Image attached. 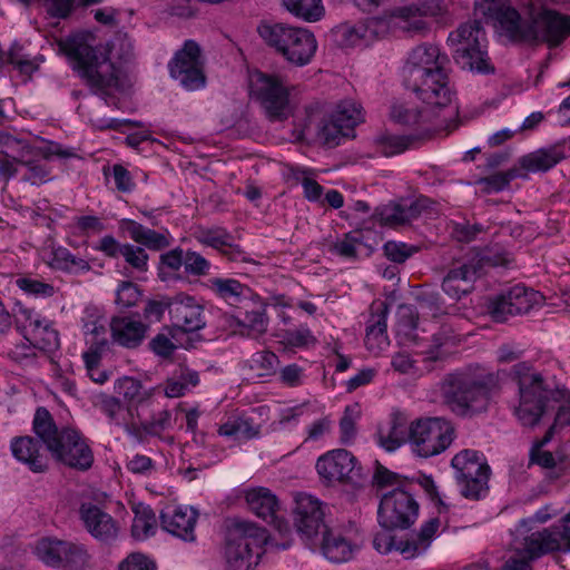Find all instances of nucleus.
I'll return each instance as SVG.
<instances>
[{
  "mask_svg": "<svg viewBox=\"0 0 570 570\" xmlns=\"http://www.w3.org/2000/svg\"><path fill=\"white\" fill-rule=\"evenodd\" d=\"M505 371H474L449 374L442 382L444 403L461 417L487 413L502 390Z\"/></svg>",
  "mask_w": 570,
  "mask_h": 570,
  "instance_id": "1",
  "label": "nucleus"
},
{
  "mask_svg": "<svg viewBox=\"0 0 570 570\" xmlns=\"http://www.w3.org/2000/svg\"><path fill=\"white\" fill-rule=\"evenodd\" d=\"M445 56L433 45H422L414 48L404 66L405 86L414 91L423 104L449 107L454 98L444 71Z\"/></svg>",
  "mask_w": 570,
  "mask_h": 570,
  "instance_id": "2",
  "label": "nucleus"
},
{
  "mask_svg": "<svg viewBox=\"0 0 570 570\" xmlns=\"http://www.w3.org/2000/svg\"><path fill=\"white\" fill-rule=\"evenodd\" d=\"M62 49L91 91L101 97L108 106L116 105L114 97L122 90V85L120 70L115 63L79 37L67 39L62 43Z\"/></svg>",
  "mask_w": 570,
  "mask_h": 570,
  "instance_id": "3",
  "label": "nucleus"
},
{
  "mask_svg": "<svg viewBox=\"0 0 570 570\" xmlns=\"http://www.w3.org/2000/svg\"><path fill=\"white\" fill-rule=\"evenodd\" d=\"M32 430L57 461L79 471L91 468L94 454L86 440L73 429L59 430L46 407L36 410Z\"/></svg>",
  "mask_w": 570,
  "mask_h": 570,
  "instance_id": "4",
  "label": "nucleus"
},
{
  "mask_svg": "<svg viewBox=\"0 0 570 570\" xmlns=\"http://www.w3.org/2000/svg\"><path fill=\"white\" fill-rule=\"evenodd\" d=\"M499 22L513 41H541L557 46L570 33V20L552 10L541 11L531 23H527L517 10L507 8L501 11Z\"/></svg>",
  "mask_w": 570,
  "mask_h": 570,
  "instance_id": "5",
  "label": "nucleus"
},
{
  "mask_svg": "<svg viewBox=\"0 0 570 570\" xmlns=\"http://www.w3.org/2000/svg\"><path fill=\"white\" fill-rule=\"evenodd\" d=\"M515 556L501 570H531L530 561L553 552H570V512L558 524L532 531L514 541Z\"/></svg>",
  "mask_w": 570,
  "mask_h": 570,
  "instance_id": "6",
  "label": "nucleus"
},
{
  "mask_svg": "<svg viewBox=\"0 0 570 570\" xmlns=\"http://www.w3.org/2000/svg\"><path fill=\"white\" fill-rule=\"evenodd\" d=\"M510 375L518 384L519 402L514 414L523 426L532 428L546 413L552 391L547 389L542 375L528 362L513 365Z\"/></svg>",
  "mask_w": 570,
  "mask_h": 570,
  "instance_id": "7",
  "label": "nucleus"
},
{
  "mask_svg": "<svg viewBox=\"0 0 570 570\" xmlns=\"http://www.w3.org/2000/svg\"><path fill=\"white\" fill-rule=\"evenodd\" d=\"M264 528L246 520H236L228 530L226 544L227 570H252L258 564L267 543Z\"/></svg>",
  "mask_w": 570,
  "mask_h": 570,
  "instance_id": "8",
  "label": "nucleus"
},
{
  "mask_svg": "<svg viewBox=\"0 0 570 570\" xmlns=\"http://www.w3.org/2000/svg\"><path fill=\"white\" fill-rule=\"evenodd\" d=\"M258 33L269 47L297 67L308 65L317 50L315 36L305 28L264 23L258 27Z\"/></svg>",
  "mask_w": 570,
  "mask_h": 570,
  "instance_id": "9",
  "label": "nucleus"
},
{
  "mask_svg": "<svg viewBox=\"0 0 570 570\" xmlns=\"http://www.w3.org/2000/svg\"><path fill=\"white\" fill-rule=\"evenodd\" d=\"M448 42L453 48L455 62L462 69L483 75L494 71L484 50L485 32L480 21L461 24L449 35Z\"/></svg>",
  "mask_w": 570,
  "mask_h": 570,
  "instance_id": "10",
  "label": "nucleus"
},
{
  "mask_svg": "<svg viewBox=\"0 0 570 570\" xmlns=\"http://www.w3.org/2000/svg\"><path fill=\"white\" fill-rule=\"evenodd\" d=\"M249 95L271 121H284L293 114L292 86L282 77L254 70L249 73Z\"/></svg>",
  "mask_w": 570,
  "mask_h": 570,
  "instance_id": "11",
  "label": "nucleus"
},
{
  "mask_svg": "<svg viewBox=\"0 0 570 570\" xmlns=\"http://www.w3.org/2000/svg\"><path fill=\"white\" fill-rule=\"evenodd\" d=\"M451 466L455 471V479L463 497L479 500L487 494L491 469L483 453L470 449L462 450L453 456Z\"/></svg>",
  "mask_w": 570,
  "mask_h": 570,
  "instance_id": "12",
  "label": "nucleus"
},
{
  "mask_svg": "<svg viewBox=\"0 0 570 570\" xmlns=\"http://www.w3.org/2000/svg\"><path fill=\"white\" fill-rule=\"evenodd\" d=\"M454 440L452 423L442 417L419 419L410 424L409 442L421 458L445 451Z\"/></svg>",
  "mask_w": 570,
  "mask_h": 570,
  "instance_id": "13",
  "label": "nucleus"
},
{
  "mask_svg": "<svg viewBox=\"0 0 570 570\" xmlns=\"http://www.w3.org/2000/svg\"><path fill=\"white\" fill-rule=\"evenodd\" d=\"M419 503L411 487L394 488L384 493L380 500L377 519L382 528H410L419 515Z\"/></svg>",
  "mask_w": 570,
  "mask_h": 570,
  "instance_id": "14",
  "label": "nucleus"
},
{
  "mask_svg": "<svg viewBox=\"0 0 570 570\" xmlns=\"http://www.w3.org/2000/svg\"><path fill=\"white\" fill-rule=\"evenodd\" d=\"M14 323L17 331L35 348L48 353L59 348L60 337L58 331L53 327V323L42 317L35 309L22 305L18 306L14 312Z\"/></svg>",
  "mask_w": 570,
  "mask_h": 570,
  "instance_id": "15",
  "label": "nucleus"
},
{
  "mask_svg": "<svg viewBox=\"0 0 570 570\" xmlns=\"http://www.w3.org/2000/svg\"><path fill=\"white\" fill-rule=\"evenodd\" d=\"M328 507L318 498L308 493H297L293 508V522L298 534L313 542L328 527L326 513Z\"/></svg>",
  "mask_w": 570,
  "mask_h": 570,
  "instance_id": "16",
  "label": "nucleus"
},
{
  "mask_svg": "<svg viewBox=\"0 0 570 570\" xmlns=\"http://www.w3.org/2000/svg\"><path fill=\"white\" fill-rule=\"evenodd\" d=\"M170 76L187 90H197L205 86L206 77L198 43L187 40L169 65Z\"/></svg>",
  "mask_w": 570,
  "mask_h": 570,
  "instance_id": "17",
  "label": "nucleus"
},
{
  "mask_svg": "<svg viewBox=\"0 0 570 570\" xmlns=\"http://www.w3.org/2000/svg\"><path fill=\"white\" fill-rule=\"evenodd\" d=\"M316 470L321 479L328 483H348L358 485L362 482V468L356 458L344 449L332 450L318 458Z\"/></svg>",
  "mask_w": 570,
  "mask_h": 570,
  "instance_id": "18",
  "label": "nucleus"
},
{
  "mask_svg": "<svg viewBox=\"0 0 570 570\" xmlns=\"http://www.w3.org/2000/svg\"><path fill=\"white\" fill-rule=\"evenodd\" d=\"M542 299L543 296L539 292L515 285L491 298L488 309L495 321L504 322L509 316L530 312L535 305L541 304Z\"/></svg>",
  "mask_w": 570,
  "mask_h": 570,
  "instance_id": "19",
  "label": "nucleus"
},
{
  "mask_svg": "<svg viewBox=\"0 0 570 570\" xmlns=\"http://www.w3.org/2000/svg\"><path fill=\"white\" fill-rule=\"evenodd\" d=\"M483 261L473 257L454 264L442 282V289L453 299H461L462 296L472 292L474 282L481 276Z\"/></svg>",
  "mask_w": 570,
  "mask_h": 570,
  "instance_id": "20",
  "label": "nucleus"
},
{
  "mask_svg": "<svg viewBox=\"0 0 570 570\" xmlns=\"http://www.w3.org/2000/svg\"><path fill=\"white\" fill-rule=\"evenodd\" d=\"M79 518L87 532L102 543L116 541L119 534V523L108 512L98 505L87 502L79 508Z\"/></svg>",
  "mask_w": 570,
  "mask_h": 570,
  "instance_id": "21",
  "label": "nucleus"
},
{
  "mask_svg": "<svg viewBox=\"0 0 570 570\" xmlns=\"http://www.w3.org/2000/svg\"><path fill=\"white\" fill-rule=\"evenodd\" d=\"M171 323L183 332H196L206 325L204 307L195 297L177 294L168 303Z\"/></svg>",
  "mask_w": 570,
  "mask_h": 570,
  "instance_id": "22",
  "label": "nucleus"
},
{
  "mask_svg": "<svg viewBox=\"0 0 570 570\" xmlns=\"http://www.w3.org/2000/svg\"><path fill=\"white\" fill-rule=\"evenodd\" d=\"M198 511L193 507L167 508L160 514L164 531L185 542H195Z\"/></svg>",
  "mask_w": 570,
  "mask_h": 570,
  "instance_id": "23",
  "label": "nucleus"
},
{
  "mask_svg": "<svg viewBox=\"0 0 570 570\" xmlns=\"http://www.w3.org/2000/svg\"><path fill=\"white\" fill-rule=\"evenodd\" d=\"M245 500L253 513L273 524L279 533L289 530L287 523L277 515L279 502L269 489L263 487L249 489L245 492Z\"/></svg>",
  "mask_w": 570,
  "mask_h": 570,
  "instance_id": "24",
  "label": "nucleus"
},
{
  "mask_svg": "<svg viewBox=\"0 0 570 570\" xmlns=\"http://www.w3.org/2000/svg\"><path fill=\"white\" fill-rule=\"evenodd\" d=\"M428 198L403 199L376 208V217L381 225L397 227L417 218L428 208Z\"/></svg>",
  "mask_w": 570,
  "mask_h": 570,
  "instance_id": "25",
  "label": "nucleus"
},
{
  "mask_svg": "<svg viewBox=\"0 0 570 570\" xmlns=\"http://www.w3.org/2000/svg\"><path fill=\"white\" fill-rule=\"evenodd\" d=\"M357 529L353 528L348 533L343 534L340 529L327 528L322 533V552L332 562H346L352 559L355 551L358 550L356 539Z\"/></svg>",
  "mask_w": 570,
  "mask_h": 570,
  "instance_id": "26",
  "label": "nucleus"
},
{
  "mask_svg": "<svg viewBox=\"0 0 570 570\" xmlns=\"http://www.w3.org/2000/svg\"><path fill=\"white\" fill-rule=\"evenodd\" d=\"M37 436H16L10 442V450L17 461L27 465L35 473H42L48 469L47 449Z\"/></svg>",
  "mask_w": 570,
  "mask_h": 570,
  "instance_id": "27",
  "label": "nucleus"
},
{
  "mask_svg": "<svg viewBox=\"0 0 570 570\" xmlns=\"http://www.w3.org/2000/svg\"><path fill=\"white\" fill-rule=\"evenodd\" d=\"M567 155L566 145L559 142L522 156L519 164L528 173H546L566 159Z\"/></svg>",
  "mask_w": 570,
  "mask_h": 570,
  "instance_id": "28",
  "label": "nucleus"
},
{
  "mask_svg": "<svg viewBox=\"0 0 570 570\" xmlns=\"http://www.w3.org/2000/svg\"><path fill=\"white\" fill-rule=\"evenodd\" d=\"M148 326L129 316H116L110 322L111 337L126 348L138 347L146 337Z\"/></svg>",
  "mask_w": 570,
  "mask_h": 570,
  "instance_id": "29",
  "label": "nucleus"
},
{
  "mask_svg": "<svg viewBox=\"0 0 570 570\" xmlns=\"http://www.w3.org/2000/svg\"><path fill=\"white\" fill-rule=\"evenodd\" d=\"M443 107L428 105L423 108H417L404 102H395L391 107V119L400 125L407 127H420L428 130V125L432 121L433 117L438 115L436 109L441 110Z\"/></svg>",
  "mask_w": 570,
  "mask_h": 570,
  "instance_id": "30",
  "label": "nucleus"
},
{
  "mask_svg": "<svg viewBox=\"0 0 570 570\" xmlns=\"http://www.w3.org/2000/svg\"><path fill=\"white\" fill-rule=\"evenodd\" d=\"M120 228L126 232L135 243L148 249L160 250L170 245V237L167 230L159 233L132 219H121Z\"/></svg>",
  "mask_w": 570,
  "mask_h": 570,
  "instance_id": "31",
  "label": "nucleus"
},
{
  "mask_svg": "<svg viewBox=\"0 0 570 570\" xmlns=\"http://www.w3.org/2000/svg\"><path fill=\"white\" fill-rule=\"evenodd\" d=\"M86 343L98 348H107V321L99 308L87 307L81 317Z\"/></svg>",
  "mask_w": 570,
  "mask_h": 570,
  "instance_id": "32",
  "label": "nucleus"
},
{
  "mask_svg": "<svg viewBox=\"0 0 570 570\" xmlns=\"http://www.w3.org/2000/svg\"><path fill=\"white\" fill-rule=\"evenodd\" d=\"M194 235L198 243L219 250L230 259H236V254H240L238 246L234 245V237L223 227H198Z\"/></svg>",
  "mask_w": 570,
  "mask_h": 570,
  "instance_id": "33",
  "label": "nucleus"
},
{
  "mask_svg": "<svg viewBox=\"0 0 570 570\" xmlns=\"http://www.w3.org/2000/svg\"><path fill=\"white\" fill-rule=\"evenodd\" d=\"M206 287L229 305H238L250 295L249 287L235 278L213 277L207 279Z\"/></svg>",
  "mask_w": 570,
  "mask_h": 570,
  "instance_id": "34",
  "label": "nucleus"
},
{
  "mask_svg": "<svg viewBox=\"0 0 570 570\" xmlns=\"http://www.w3.org/2000/svg\"><path fill=\"white\" fill-rule=\"evenodd\" d=\"M158 387L145 389L142 383L131 376H124L115 382V392L131 405H142Z\"/></svg>",
  "mask_w": 570,
  "mask_h": 570,
  "instance_id": "35",
  "label": "nucleus"
},
{
  "mask_svg": "<svg viewBox=\"0 0 570 570\" xmlns=\"http://www.w3.org/2000/svg\"><path fill=\"white\" fill-rule=\"evenodd\" d=\"M199 383V375L188 367H179L168 377L164 384V393L167 397L184 396Z\"/></svg>",
  "mask_w": 570,
  "mask_h": 570,
  "instance_id": "36",
  "label": "nucleus"
},
{
  "mask_svg": "<svg viewBox=\"0 0 570 570\" xmlns=\"http://www.w3.org/2000/svg\"><path fill=\"white\" fill-rule=\"evenodd\" d=\"M386 315L387 306L380 303L367 322L365 343L370 350L380 348L387 341Z\"/></svg>",
  "mask_w": 570,
  "mask_h": 570,
  "instance_id": "37",
  "label": "nucleus"
},
{
  "mask_svg": "<svg viewBox=\"0 0 570 570\" xmlns=\"http://www.w3.org/2000/svg\"><path fill=\"white\" fill-rule=\"evenodd\" d=\"M65 546V540L42 538L36 543L33 553L43 564L59 569L66 549Z\"/></svg>",
  "mask_w": 570,
  "mask_h": 570,
  "instance_id": "38",
  "label": "nucleus"
},
{
  "mask_svg": "<svg viewBox=\"0 0 570 570\" xmlns=\"http://www.w3.org/2000/svg\"><path fill=\"white\" fill-rule=\"evenodd\" d=\"M460 341V335L455 334L453 327L449 324H443L432 334L428 358L434 361L441 358L450 348L456 346Z\"/></svg>",
  "mask_w": 570,
  "mask_h": 570,
  "instance_id": "39",
  "label": "nucleus"
},
{
  "mask_svg": "<svg viewBox=\"0 0 570 570\" xmlns=\"http://www.w3.org/2000/svg\"><path fill=\"white\" fill-rule=\"evenodd\" d=\"M135 518L131 524L132 537L137 540H146L155 534L157 520L154 511L144 504H138L134 509Z\"/></svg>",
  "mask_w": 570,
  "mask_h": 570,
  "instance_id": "40",
  "label": "nucleus"
},
{
  "mask_svg": "<svg viewBox=\"0 0 570 570\" xmlns=\"http://www.w3.org/2000/svg\"><path fill=\"white\" fill-rule=\"evenodd\" d=\"M65 548L61 567L59 569L87 570L90 567L91 557L85 544L66 541Z\"/></svg>",
  "mask_w": 570,
  "mask_h": 570,
  "instance_id": "41",
  "label": "nucleus"
},
{
  "mask_svg": "<svg viewBox=\"0 0 570 570\" xmlns=\"http://www.w3.org/2000/svg\"><path fill=\"white\" fill-rule=\"evenodd\" d=\"M282 2L288 12L308 22L321 20L325 13L322 0H282Z\"/></svg>",
  "mask_w": 570,
  "mask_h": 570,
  "instance_id": "42",
  "label": "nucleus"
},
{
  "mask_svg": "<svg viewBox=\"0 0 570 570\" xmlns=\"http://www.w3.org/2000/svg\"><path fill=\"white\" fill-rule=\"evenodd\" d=\"M218 434L226 438L249 440L258 434V428L254 426L249 417L232 416L219 426Z\"/></svg>",
  "mask_w": 570,
  "mask_h": 570,
  "instance_id": "43",
  "label": "nucleus"
},
{
  "mask_svg": "<svg viewBox=\"0 0 570 570\" xmlns=\"http://www.w3.org/2000/svg\"><path fill=\"white\" fill-rule=\"evenodd\" d=\"M42 58H30L22 53V47L17 43L7 52L6 60L3 55L0 53V66L10 63L17 68L21 75L27 76V78H30V76L38 70Z\"/></svg>",
  "mask_w": 570,
  "mask_h": 570,
  "instance_id": "44",
  "label": "nucleus"
},
{
  "mask_svg": "<svg viewBox=\"0 0 570 570\" xmlns=\"http://www.w3.org/2000/svg\"><path fill=\"white\" fill-rule=\"evenodd\" d=\"M347 136L348 131L332 115L328 118H323L316 128L317 139L328 147L340 145L341 139Z\"/></svg>",
  "mask_w": 570,
  "mask_h": 570,
  "instance_id": "45",
  "label": "nucleus"
},
{
  "mask_svg": "<svg viewBox=\"0 0 570 570\" xmlns=\"http://www.w3.org/2000/svg\"><path fill=\"white\" fill-rule=\"evenodd\" d=\"M368 29L363 23L338 26L334 33L341 47L352 48L362 46L367 38Z\"/></svg>",
  "mask_w": 570,
  "mask_h": 570,
  "instance_id": "46",
  "label": "nucleus"
},
{
  "mask_svg": "<svg viewBox=\"0 0 570 570\" xmlns=\"http://www.w3.org/2000/svg\"><path fill=\"white\" fill-rule=\"evenodd\" d=\"M332 116L350 132L355 126L363 121L362 107L354 100H343Z\"/></svg>",
  "mask_w": 570,
  "mask_h": 570,
  "instance_id": "47",
  "label": "nucleus"
},
{
  "mask_svg": "<svg viewBox=\"0 0 570 570\" xmlns=\"http://www.w3.org/2000/svg\"><path fill=\"white\" fill-rule=\"evenodd\" d=\"M442 11L440 0H421L411 6L401 7L394 10L393 16L397 18H411L413 16L435 17Z\"/></svg>",
  "mask_w": 570,
  "mask_h": 570,
  "instance_id": "48",
  "label": "nucleus"
},
{
  "mask_svg": "<svg viewBox=\"0 0 570 570\" xmlns=\"http://www.w3.org/2000/svg\"><path fill=\"white\" fill-rule=\"evenodd\" d=\"M238 324L248 330L247 335L257 336L267 331L268 318L265 307L258 305L252 311H246L243 318L238 320Z\"/></svg>",
  "mask_w": 570,
  "mask_h": 570,
  "instance_id": "49",
  "label": "nucleus"
},
{
  "mask_svg": "<svg viewBox=\"0 0 570 570\" xmlns=\"http://www.w3.org/2000/svg\"><path fill=\"white\" fill-rule=\"evenodd\" d=\"M102 0H41L47 13L52 18L66 19L71 14L77 3L89 6Z\"/></svg>",
  "mask_w": 570,
  "mask_h": 570,
  "instance_id": "50",
  "label": "nucleus"
},
{
  "mask_svg": "<svg viewBox=\"0 0 570 570\" xmlns=\"http://www.w3.org/2000/svg\"><path fill=\"white\" fill-rule=\"evenodd\" d=\"M16 285L26 294L36 298H47L56 294V288L52 284L38 278L28 276L19 277L16 279Z\"/></svg>",
  "mask_w": 570,
  "mask_h": 570,
  "instance_id": "51",
  "label": "nucleus"
},
{
  "mask_svg": "<svg viewBox=\"0 0 570 570\" xmlns=\"http://www.w3.org/2000/svg\"><path fill=\"white\" fill-rule=\"evenodd\" d=\"M27 155H36L41 156L43 159H50L53 156L60 158H70L75 156V153L72 149L63 148L60 144L48 141L45 146L41 147L23 145L22 157H26Z\"/></svg>",
  "mask_w": 570,
  "mask_h": 570,
  "instance_id": "52",
  "label": "nucleus"
},
{
  "mask_svg": "<svg viewBox=\"0 0 570 570\" xmlns=\"http://www.w3.org/2000/svg\"><path fill=\"white\" fill-rule=\"evenodd\" d=\"M21 156L20 164L27 167V173L23 176V180L31 185L39 186L51 180L50 168L37 160H24Z\"/></svg>",
  "mask_w": 570,
  "mask_h": 570,
  "instance_id": "53",
  "label": "nucleus"
},
{
  "mask_svg": "<svg viewBox=\"0 0 570 570\" xmlns=\"http://www.w3.org/2000/svg\"><path fill=\"white\" fill-rule=\"evenodd\" d=\"M484 232V226L479 223L452 222L451 236L461 243H470L475 240L480 234Z\"/></svg>",
  "mask_w": 570,
  "mask_h": 570,
  "instance_id": "54",
  "label": "nucleus"
},
{
  "mask_svg": "<svg viewBox=\"0 0 570 570\" xmlns=\"http://www.w3.org/2000/svg\"><path fill=\"white\" fill-rule=\"evenodd\" d=\"M373 481L379 488H385L390 485H395V488H407L412 485V482L407 478L390 471L379 462H376Z\"/></svg>",
  "mask_w": 570,
  "mask_h": 570,
  "instance_id": "55",
  "label": "nucleus"
},
{
  "mask_svg": "<svg viewBox=\"0 0 570 570\" xmlns=\"http://www.w3.org/2000/svg\"><path fill=\"white\" fill-rule=\"evenodd\" d=\"M99 409L109 419L110 423L118 426L125 424L124 405L117 397L102 395L99 402Z\"/></svg>",
  "mask_w": 570,
  "mask_h": 570,
  "instance_id": "56",
  "label": "nucleus"
},
{
  "mask_svg": "<svg viewBox=\"0 0 570 570\" xmlns=\"http://www.w3.org/2000/svg\"><path fill=\"white\" fill-rule=\"evenodd\" d=\"M121 257L134 269L139 273H145L148 269V254L142 247L126 244Z\"/></svg>",
  "mask_w": 570,
  "mask_h": 570,
  "instance_id": "57",
  "label": "nucleus"
},
{
  "mask_svg": "<svg viewBox=\"0 0 570 570\" xmlns=\"http://www.w3.org/2000/svg\"><path fill=\"white\" fill-rule=\"evenodd\" d=\"M284 343L292 347H307L316 344V338L307 326L288 330L283 335Z\"/></svg>",
  "mask_w": 570,
  "mask_h": 570,
  "instance_id": "58",
  "label": "nucleus"
},
{
  "mask_svg": "<svg viewBox=\"0 0 570 570\" xmlns=\"http://www.w3.org/2000/svg\"><path fill=\"white\" fill-rule=\"evenodd\" d=\"M184 268L188 275L205 276L209 274L210 263L199 253L187 250L185 252Z\"/></svg>",
  "mask_w": 570,
  "mask_h": 570,
  "instance_id": "59",
  "label": "nucleus"
},
{
  "mask_svg": "<svg viewBox=\"0 0 570 570\" xmlns=\"http://www.w3.org/2000/svg\"><path fill=\"white\" fill-rule=\"evenodd\" d=\"M358 236L360 233L357 232L345 234L342 239H338L333 244V250L340 256L354 258L358 247L362 245Z\"/></svg>",
  "mask_w": 570,
  "mask_h": 570,
  "instance_id": "60",
  "label": "nucleus"
},
{
  "mask_svg": "<svg viewBox=\"0 0 570 570\" xmlns=\"http://www.w3.org/2000/svg\"><path fill=\"white\" fill-rule=\"evenodd\" d=\"M53 263L58 268L71 269L77 267L80 269H89V264L82 259L72 255L67 248L59 247L53 252Z\"/></svg>",
  "mask_w": 570,
  "mask_h": 570,
  "instance_id": "61",
  "label": "nucleus"
},
{
  "mask_svg": "<svg viewBox=\"0 0 570 570\" xmlns=\"http://www.w3.org/2000/svg\"><path fill=\"white\" fill-rule=\"evenodd\" d=\"M139 298L140 291L138 286L131 282H122L116 292V303L124 308L136 305Z\"/></svg>",
  "mask_w": 570,
  "mask_h": 570,
  "instance_id": "62",
  "label": "nucleus"
},
{
  "mask_svg": "<svg viewBox=\"0 0 570 570\" xmlns=\"http://www.w3.org/2000/svg\"><path fill=\"white\" fill-rule=\"evenodd\" d=\"M416 252L415 247H411L405 243L390 240L384 245L386 257L394 263H404Z\"/></svg>",
  "mask_w": 570,
  "mask_h": 570,
  "instance_id": "63",
  "label": "nucleus"
},
{
  "mask_svg": "<svg viewBox=\"0 0 570 570\" xmlns=\"http://www.w3.org/2000/svg\"><path fill=\"white\" fill-rule=\"evenodd\" d=\"M118 570H156V564L142 553H131L122 560Z\"/></svg>",
  "mask_w": 570,
  "mask_h": 570,
  "instance_id": "64",
  "label": "nucleus"
}]
</instances>
